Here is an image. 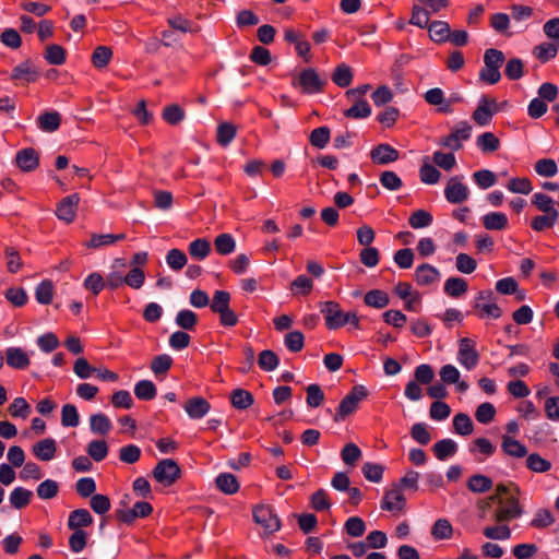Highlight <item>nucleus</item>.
<instances>
[{
  "label": "nucleus",
  "mask_w": 559,
  "mask_h": 559,
  "mask_svg": "<svg viewBox=\"0 0 559 559\" xmlns=\"http://www.w3.org/2000/svg\"><path fill=\"white\" fill-rule=\"evenodd\" d=\"M278 356L271 349L262 350L258 358V364L261 369L272 371L278 366Z\"/></svg>",
  "instance_id": "nucleus-60"
},
{
  "label": "nucleus",
  "mask_w": 559,
  "mask_h": 559,
  "mask_svg": "<svg viewBox=\"0 0 559 559\" xmlns=\"http://www.w3.org/2000/svg\"><path fill=\"white\" fill-rule=\"evenodd\" d=\"M330 129L328 127H320L311 131L309 141L312 146L323 148L330 141Z\"/></svg>",
  "instance_id": "nucleus-58"
},
{
  "label": "nucleus",
  "mask_w": 559,
  "mask_h": 559,
  "mask_svg": "<svg viewBox=\"0 0 559 559\" xmlns=\"http://www.w3.org/2000/svg\"><path fill=\"white\" fill-rule=\"evenodd\" d=\"M467 289V282L462 277H450L444 283V293L453 298L463 296Z\"/></svg>",
  "instance_id": "nucleus-27"
},
{
  "label": "nucleus",
  "mask_w": 559,
  "mask_h": 559,
  "mask_svg": "<svg viewBox=\"0 0 559 559\" xmlns=\"http://www.w3.org/2000/svg\"><path fill=\"white\" fill-rule=\"evenodd\" d=\"M468 194V188L461 181L459 177H452L449 179L444 189V195L450 203H462L467 200Z\"/></svg>",
  "instance_id": "nucleus-12"
},
{
  "label": "nucleus",
  "mask_w": 559,
  "mask_h": 559,
  "mask_svg": "<svg viewBox=\"0 0 559 559\" xmlns=\"http://www.w3.org/2000/svg\"><path fill=\"white\" fill-rule=\"evenodd\" d=\"M162 117L168 124L176 126L185 119L186 112L179 105L171 104L164 107Z\"/></svg>",
  "instance_id": "nucleus-37"
},
{
  "label": "nucleus",
  "mask_w": 559,
  "mask_h": 559,
  "mask_svg": "<svg viewBox=\"0 0 559 559\" xmlns=\"http://www.w3.org/2000/svg\"><path fill=\"white\" fill-rule=\"evenodd\" d=\"M183 408L191 419L203 418L211 409V404L202 396L190 397Z\"/></svg>",
  "instance_id": "nucleus-16"
},
{
  "label": "nucleus",
  "mask_w": 559,
  "mask_h": 559,
  "mask_svg": "<svg viewBox=\"0 0 559 559\" xmlns=\"http://www.w3.org/2000/svg\"><path fill=\"white\" fill-rule=\"evenodd\" d=\"M214 247L219 254L227 255L234 252L236 248V241L230 234L224 233L219 234L214 239Z\"/></svg>",
  "instance_id": "nucleus-39"
},
{
  "label": "nucleus",
  "mask_w": 559,
  "mask_h": 559,
  "mask_svg": "<svg viewBox=\"0 0 559 559\" xmlns=\"http://www.w3.org/2000/svg\"><path fill=\"white\" fill-rule=\"evenodd\" d=\"M45 59L49 64L60 66L66 61V49L57 44L46 47Z\"/></svg>",
  "instance_id": "nucleus-46"
},
{
  "label": "nucleus",
  "mask_w": 559,
  "mask_h": 559,
  "mask_svg": "<svg viewBox=\"0 0 559 559\" xmlns=\"http://www.w3.org/2000/svg\"><path fill=\"white\" fill-rule=\"evenodd\" d=\"M15 162L23 171H32L38 167L39 156L34 148H24L16 154Z\"/></svg>",
  "instance_id": "nucleus-19"
},
{
  "label": "nucleus",
  "mask_w": 559,
  "mask_h": 559,
  "mask_svg": "<svg viewBox=\"0 0 559 559\" xmlns=\"http://www.w3.org/2000/svg\"><path fill=\"white\" fill-rule=\"evenodd\" d=\"M33 492L23 487H16L10 493V503L15 509H22L29 504Z\"/></svg>",
  "instance_id": "nucleus-40"
},
{
  "label": "nucleus",
  "mask_w": 559,
  "mask_h": 559,
  "mask_svg": "<svg viewBox=\"0 0 559 559\" xmlns=\"http://www.w3.org/2000/svg\"><path fill=\"white\" fill-rule=\"evenodd\" d=\"M5 361L8 366L14 369H26L31 364L27 353L21 347L7 348Z\"/></svg>",
  "instance_id": "nucleus-17"
},
{
  "label": "nucleus",
  "mask_w": 559,
  "mask_h": 559,
  "mask_svg": "<svg viewBox=\"0 0 559 559\" xmlns=\"http://www.w3.org/2000/svg\"><path fill=\"white\" fill-rule=\"evenodd\" d=\"M12 417L27 418L31 414V406L24 397H16L8 408Z\"/></svg>",
  "instance_id": "nucleus-59"
},
{
  "label": "nucleus",
  "mask_w": 559,
  "mask_h": 559,
  "mask_svg": "<svg viewBox=\"0 0 559 559\" xmlns=\"http://www.w3.org/2000/svg\"><path fill=\"white\" fill-rule=\"evenodd\" d=\"M399 151L389 144H379L370 152V158L374 164L386 165L399 159Z\"/></svg>",
  "instance_id": "nucleus-15"
},
{
  "label": "nucleus",
  "mask_w": 559,
  "mask_h": 559,
  "mask_svg": "<svg viewBox=\"0 0 559 559\" xmlns=\"http://www.w3.org/2000/svg\"><path fill=\"white\" fill-rule=\"evenodd\" d=\"M80 202V195L78 193L70 194L63 198L57 205L56 215L59 219L66 223H71L76 216V209Z\"/></svg>",
  "instance_id": "nucleus-13"
},
{
  "label": "nucleus",
  "mask_w": 559,
  "mask_h": 559,
  "mask_svg": "<svg viewBox=\"0 0 559 559\" xmlns=\"http://www.w3.org/2000/svg\"><path fill=\"white\" fill-rule=\"evenodd\" d=\"M367 396L368 390L364 385H354L350 392L341 401L333 418L334 421L344 420L346 417L354 414L357 411L359 403Z\"/></svg>",
  "instance_id": "nucleus-4"
},
{
  "label": "nucleus",
  "mask_w": 559,
  "mask_h": 559,
  "mask_svg": "<svg viewBox=\"0 0 559 559\" xmlns=\"http://www.w3.org/2000/svg\"><path fill=\"white\" fill-rule=\"evenodd\" d=\"M430 13L425 8L414 4L412 9V16L409 23L412 25L418 26L420 28H425L429 23Z\"/></svg>",
  "instance_id": "nucleus-61"
},
{
  "label": "nucleus",
  "mask_w": 559,
  "mask_h": 559,
  "mask_svg": "<svg viewBox=\"0 0 559 559\" xmlns=\"http://www.w3.org/2000/svg\"><path fill=\"white\" fill-rule=\"evenodd\" d=\"M483 225L488 230H502L508 226V217L500 212H491L483 217Z\"/></svg>",
  "instance_id": "nucleus-30"
},
{
  "label": "nucleus",
  "mask_w": 559,
  "mask_h": 559,
  "mask_svg": "<svg viewBox=\"0 0 559 559\" xmlns=\"http://www.w3.org/2000/svg\"><path fill=\"white\" fill-rule=\"evenodd\" d=\"M353 80V72L349 66L345 63L338 64L333 74L332 81L340 87H347L350 85Z\"/></svg>",
  "instance_id": "nucleus-36"
},
{
  "label": "nucleus",
  "mask_w": 559,
  "mask_h": 559,
  "mask_svg": "<svg viewBox=\"0 0 559 559\" xmlns=\"http://www.w3.org/2000/svg\"><path fill=\"white\" fill-rule=\"evenodd\" d=\"M61 424L64 427H76L80 424V416L73 404H64L62 406Z\"/></svg>",
  "instance_id": "nucleus-53"
},
{
  "label": "nucleus",
  "mask_w": 559,
  "mask_h": 559,
  "mask_svg": "<svg viewBox=\"0 0 559 559\" xmlns=\"http://www.w3.org/2000/svg\"><path fill=\"white\" fill-rule=\"evenodd\" d=\"M134 394L139 400L151 401L156 396V386L150 380H141L134 386Z\"/></svg>",
  "instance_id": "nucleus-44"
},
{
  "label": "nucleus",
  "mask_w": 559,
  "mask_h": 559,
  "mask_svg": "<svg viewBox=\"0 0 559 559\" xmlns=\"http://www.w3.org/2000/svg\"><path fill=\"white\" fill-rule=\"evenodd\" d=\"M325 81L321 80L318 72L312 69L308 68L298 76V84L301 86V90L306 94H316L322 92Z\"/></svg>",
  "instance_id": "nucleus-11"
},
{
  "label": "nucleus",
  "mask_w": 559,
  "mask_h": 559,
  "mask_svg": "<svg viewBox=\"0 0 559 559\" xmlns=\"http://www.w3.org/2000/svg\"><path fill=\"white\" fill-rule=\"evenodd\" d=\"M39 128L45 132H55L61 123V116L57 111H46L37 119Z\"/></svg>",
  "instance_id": "nucleus-28"
},
{
  "label": "nucleus",
  "mask_w": 559,
  "mask_h": 559,
  "mask_svg": "<svg viewBox=\"0 0 559 559\" xmlns=\"http://www.w3.org/2000/svg\"><path fill=\"white\" fill-rule=\"evenodd\" d=\"M498 111V104L495 98L484 96L479 99L476 109L473 112V120L480 127L490 123L492 116Z\"/></svg>",
  "instance_id": "nucleus-9"
},
{
  "label": "nucleus",
  "mask_w": 559,
  "mask_h": 559,
  "mask_svg": "<svg viewBox=\"0 0 559 559\" xmlns=\"http://www.w3.org/2000/svg\"><path fill=\"white\" fill-rule=\"evenodd\" d=\"M187 255L179 249H171L166 255V262L174 271H180L187 264Z\"/></svg>",
  "instance_id": "nucleus-64"
},
{
  "label": "nucleus",
  "mask_w": 559,
  "mask_h": 559,
  "mask_svg": "<svg viewBox=\"0 0 559 559\" xmlns=\"http://www.w3.org/2000/svg\"><path fill=\"white\" fill-rule=\"evenodd\" d=\"M501 449L504 454L512 457L522 459L527 455L526 447L507 435L502 436Z\"/></svg>",
  "instance_id": "nucleus-20"
},
{
  "label": "nucleus",
  "mask_w": 559,
  "mask_h": 559,
  "mask_svg": "<svg viewBox=\"0 0 559 559\" xmlns=\"http://www.w3.org/2000/svg\"><path fill=\"white\" fill-rule=\"evenodd\" d=\"M558 211L551 213H545V215L536 216L532 219L531 226L536 231H543L546 228H550L555 225L558 218Z\"/></svg>",
  "instance_id": "nucleus-47"
},
{
  "label": "nucleus",
  "mask_w": 559,
  "mask_h": 559,
  "mask_svg": "<svg viewBox=\"0 0 559 559\" xmlns=\"http://www.w3.org/2000/svg\"><path fill=\"white\" fill-rule=\"evenodd\" d=\"M371 114V107L365 99L355 100V104L344 111V116L352 119L367 118Z\"/></svg>",
  "instance_id": "nucleus-42"
},
{
  "label": "nucleus",
  "mask_w": 559,
  "mask_h": 559,
  "mask_svg": "<svg viewBox=\"0 0 559 559\" xmlns=\"http://www.w3.org/2000/svg\"><path fill=\"white\" fill-rule=\"evenodd\" d=\"M453 527L447 519H439L431 527V536L436 540L449 539L452 537Z\"/></svg>",
  "instance_id": "nucleus-41"
},
{
  "label": "nucleus",
  "mask_w": 559,
  "mask_h": 559,
  "mask_svg": "<svg viewBox=\"0 0 559 559\" xmlns=\"http://www.w3.org/2000/svg\"><path fill=\"white\" fill-rule=\"evenodd\" d=\"M175 322L179 328L191 331L198 323V316L188 309L180 310L176 316Z\"/></svg>",
  "instance_id": "nucleus-51"
},
{
  "label": "nucleus",
  "mask_w": 559,
  "mask_h": 559,
  "mask_svg": "<svg viewBox=\"0 0 559 559\" xmlns=\"http://www.w3.org/2000/svg\"><path fill=\"white\" fill-rule=\"evenodd\" d=\"M454 431L461 436H468L473 432V421L471 417L464 413H459L453 418Z\"/></svg>",
  "instance_id": "nucleus-45"
},
{
  "label": "nucleus",
  "mask_w": 559,
  "mask_h": 559,
  "mask_svg": "<svg viewBox=\"0 0 559 559\" xmlns=\"http://www.w3.org/2000/svg\"><path fill=\"white\" fill-rule=\"evenodd\" d=\"M92 523L93 518L86 509H76L72 511L68 519V527L73 531L81 530V527H87Z\"/></svg>",
  "instance_id": "nucleus-23"
},
{
  "label": "nucleus",
  "mask_w": 559,
  "mask_h": 559,
  "mask_svg": "<svg viewBox=\"0 0 559 559\" xmlns=\"http://www.w3.org/2000/svg\"><path fill=\"white\" fill-rule=\"evenodd\" d=\"M112 58V50L107 46H98L92 55V62L95 68H105Z\"/></svg>",
  "instance_id": "nucleus-48"
},
{
  "label": "nucleus",
  "mask_w": 559,
  "mask_h": 559,
  "mask_svg": "<svg viewBox=\"0 0 559 559\" xmlns=\"http://www.w3.org/2000/svg\"><path fill=\"white\" fill-rule=\"evenodd\" d=\"M405 507V497L400 485H393L382 499L381 508L386 511H402Z\"/></svg>",
  "instance_id": "nucleus-14"
},
{
  "label": "nucleus",
  "mask_w": 559,
  "mask_h": 559,
  "mask_svg": "<svg viewBox=\"0 0 559 559\" xmlns=\"http://www.w3.org/2000/svg\"><path fill=\"white\" fill-rule=\"evenodd\" d=\"M457 360L467 370H472L478 365L479 354L472 338L463 337L459 341Z\"/></svg>",
  "instance_id": "nucleus-7"
},
{
  "label": "nucleus",
  "mask_w": 559,
  "mask_h": 559,
  "mask_svg": "<svg viewBox=\"0 0 559 559\" xmlns=\"http://www.w3.org/2000/svg\"><path fill=\"white\" fill-rule=\"evenodd\" d=\"M231 405L237 409H247L249 408L253 402V395L243 389H236L231 392L230 395Z\"/></svg>",
  "instance_id": "nucleus-31"
},
{
  "label": "nucleus",
  "mask_w": 559,
  "mask_h": 559,
  "mask_svg": "<svg viewBox=\"0 0 559 559\" xmlns=\"http://www.w3.org/2000/svg\"><path fill=\"white\" fill-rule=\"evenodd\" d=\"M253 519L266 533H274L280 530L281 522L276 513L269 506H259L253 510Z\"/></svg>",
  "instance_id": "nucleus-8"
},
{
  "label": "nucleus",
  "mask_w": 559,
  "mask_h": 559,
  "mask_svg": "<svg viewBox=\"0 0 559 559\" xmlns=\"http://www.w3.org/2000/svg\"><path fill=\"white\" fill-rule=\"evenodd\" d=\"M237 128L229 122H223L217 127L216 140L219 145L227 146L236 136Z\"/></svg>",
  "instance_id": "nucleus-43"
},
{
  "label": "nucleus",
  "mask_w": 559,
  "mask_h": 559,
  "mask_svg": "<svg viewBox=\"0 0 559 559\" xmlns=\"http://www.w3.org/2000/svg\"><path fill=\"white\" fill-rule=\"evenodd\" d=\"M285 346L293 353H298L304 348L305 336L300 331L288 332L284 337Z\"/></svg>",
  "instance_id": "nucleus-62"
},
{
  "label": "nucleus",
  "mask_w": 559,
  "mask_h": 559,
  "mask_svg": "<svg viewBox=\"0 0 559 559\" xmlns=\"http://www.w3.org/2000/svg\"><path fill=\"white\" fill-rule=\"evenodd\" d=\"M180 467L173 459H165L153 469V477L164 486H171L180 477Z\"/></svg>",
  "instance_id": "nucleus-5"
},
{
  "label": "nucleus",
  "mask_w": 559,
  "mask_h": 559,
  "mask_svg": "<svg viewBox=\"0 0 559 559\" xmlns=\"http://www.w3.org/2000/svg\"><path fill=\"white\" fill-rule=\"evenodd\" d=\"M478 147L485 152H495L500 147V140L492 132H485L477 138Z\"/></svg>",
  "instance_id": "nucleus-52"
},
{
  "label": "nucleus",
  "mask_w": 559,
  "mask_h": 559,
  "mask_svg": "<svg viewBox=\"0 0 559 559\" xmlns=\"http://www.w3.org/2000/svg\"><path fill=\"white\" fill-rule=\"evenodd\" d=\"M440 276L439 271L427 263L419 265L415 271V281L418 285H430L438 281Z\"/></svg>",
  "instance_id": "nucleus-21"
},
{
  "label": "nucleus",
  "mask_w": 559,
  "mask_h": 559,
  "mask_svg": "<svg viewBox=\"0 0 559 559\" xmlns=\"http://www.w3.org/2000/svg\"><path fill=\"white\" fill-rule=\"evenodd\" d=\"M38 76V72L29 60H25L12 70V80H25L26 82H34Z\"/></svg>",
  "instance_id": "nucleus-24"
},
{
  "label": "nucleus",
  "mask_w": 559,
  "mask_h": 559,
  "mask_svg": "<svg viewBox=\"0 0 559 559\" xmlns=\"http://www.w3.org/2000/svg\"><path fill=\"white\" fill-rule=\"evenodd\" d=\"M504 55L501 50L489 48L484 55V67L479 71V79L490 85L498 83L501 79L500 67L504 62Z\"/></svg>",
  "instance_id": "nucleus-2"
},
{
  "label": "nucleus",
  "mask_w": 559,
  "mask_h": 559,
  "mask_svg": "<svg viewBox=\"0 0 559 559\" xmlns=\"http://www.w3.org/2000/svg\"><path fill=\"white\" fill-rule=\"evenodd\" d=\"M364 301L369 307L382 309L389 305L390 298L385 292L380 289H372L365 295Z\"/></svg>",
  "instance_id": "nucleus-34"
},
{
  "label": "nucleus",
  "mask_w": 559,
  "mask_h": 559,
  "mask_svg": "<svg viewBox=\"0 0 559 559\" xmlns=\"http://www.w3.org/2000/svg\"><path fill=\"white\" fill-rule=\"evenodd\" d=\"M32 451L38 460L50 461L56 455L57 443L52 438H46L36 442L33 445Z\"/></svg>",
  "instance_id": "nucleus-18"
},
{
  "label": "nucleus",
  "mask_w": 559,
  "mask_h": 559,
  "mask_svg": "<svg viewBox=\"0 0 559 559\" xmlns=\"http://www.w3.org/2000/svg\"><path fill=\"white\" fill-rule=\"evenodd\" d=\"M53 284L50 280H44L35 289V298L41 305H49L53 297Z\"/></svg>",
  "instance_id": "nucleus-38"
},
{
  "label": "nucleus",
  "mask_w": 559,
  "mask_h": 559,
  "mask_svg": "<svg viewBox=\"0 0 559 559\" xmlns=\"http://www.w3.org/2000/svg\"><path fill=\"white\" fill-rule=\"evenodd\" d=\"M431 223L432 215L425 210H417L408 217V224L415 229L428 227Z\"/></svg>",
  "instance_id": "nucleus-55"
},
{
  "label": "nucleus",
  "mask_w": 559,
  "mask_h": 559,
  "mask_svg": "<svg viewBox=\"0 0 559 559\" xmlns=\"http://www.w3.org/2000/svg\"><path fill=\"white\" fill-rule=\"evenodd\" d=\"M559 45L554 43H543L537 45L533 49V55L542 62L545 63L554 58L558 53Z\"/></svg>",
  "instance_id": "nucleus-33"
},
{
  "label": "nucleus",
  "mask_w": 559,
  "mask_h": 559,
  "mask_svg": "<svg viewBox=\"0 0 559 559\" xmlns=\"http://www.w3.org/2000/svg\"><path fill=\"white\" fill-rule=\"evenodd\" d=\"M467 487L473 492H486L492 487V480L485 475L476 474L468 479Z\"/></svg>",
  "instance_id": "nucleus-49"
},
{
  "label": "nucleus",
  "mask_w": 559,
  "mask_h": 559,
  "mask_svg": "<svg viewBox=\"0 0 559 559\" xmlns=\"http://www.w3.org/2000/svg\"><path fill=\"white\" fill-rule=\"evenodd\" d=\"M433 452L438 460L444 461L455 454L457 444L452 439H442L435 443Z\"/></svg>",
  "instance_id": "nucleus-35"
},
{
  "label": "nucleus",
  "mask_w": 559,
  "mask_h": 559,
  "mask_svg": "<svg viewBox=\"0 0 559 559\" xmlns=\"http://www.w3.org/2000/svg\"><path fill=\"white\" fill-rule=\"evenodd\" d=\"M83 286L86 290L92 292L94 296H97L106 286V281L104 277L97 273H91L83 283Z\"/></svg>",
  "instance_id": "nucleus-57"
},
{
  "label": "nucleus",
  "mask_w": 559,
  "mask_h": 559,
  "mask_svg": "<svg viewBox=\"0 0 559 559\" xmlns=\"http://www.w3.org/2000/svg\"><path fill=\"white\" fill-rule=\"evenodd\" d=\"M173 366V358L162 354L153 358L151 369L155 376L166 374Z\"/></svg>",
  "instance_id": "nucleus-56"
},
{
  "label": "nucleus",
  "mask_w": 559,
  "mask_h": 559,
  "mask_svg": "<svg viewBox=\"0 0 559 559\" xmlns=\"http://www.w3.org/2000/svg\"><path fill=\"white\" fill-rule=\"evenodd\" d=\"M526 467L535 473H545L551 468V463L543 459L538 453L526 455Z\"/></svg>",
  "instance_id": "nucleus-50"
},
{
  "label": "nucleus",
  "mask_w": 559,
  "mask_h": 559,
  "mask_svg": "<svg viewBox=\"0 0 559 559\" xmlns=\"http://www.w3.org/2000/svg\"><path fill=\"white\" fill-rule=\"evenodd\" d=\"M230 294L226 290H216L213 295L210 308L219 316V322L224 326H235L238 323V317L230 309Z\"/></svg>",
  "instance_id": "nucleus-3"
},
{
  "label": "nucleus",
  "mask_w": 559,
  "mask_h": 559,
  "mask_svg": "<svg viewBox=\"0 0 559 559\" xmlns=\"http://www.w3.org/2000/svg\"><path fill=\"white\" fill-rule=\"evenodd\" d=\"M341 457L346 465L355 466L361 457V450L355 443H347L341 452Z\"/></svg>",
  "instance_id": "nucleus-63"
},
{
  "label": "nucleus",
  "mask_w": 559,
  "mask_h": 559,
  "mask_svg": "<svg viewBox=\"0 0 559 559\" xmlns=\"http://www.w3.org/2000/svg\"><path fill=\"white\" fill-rule=\"evenodd\" d=\"M424 98L429 105L439 106L438 110L440 112L449 114L452 111L450 103L445 100L444 94L439 87L428 90L425 93Z\"/></svg>",
  "instance_id": "nucleus-22"
},
{
  "label": "nucleus",
  "mask_w": 559,
  "mask_h": 559,
  "mask_svg": "<svg viewBox=\"0 0 559 559\" xmlns=\"http://www.w3.org/2000/svg\"><path fill=\"white\" fill-rule=\"evenodd\" d=\"M321 312L329 330H337L347 323L359 328V318L355 312H344L340 304L335 301H324L321 304Z\"/></svg>",
  "instance_id": "nucleus-1"
},
{
  "label": "nucleus",
  "mask_w": 559,
  "mask_h": 559,
  "mask_svg": "<svg viewBox=\"0 0 559 559\" xmlns=\"http://www.w3.org/2000/svg\"><path fill=\"white\" fill-rule=\"evenodd\" d=\"M429 36L436 43H443L451 36L450 25L443 21H433L428 26Z\"/></svg>",
  "instance_id": "nucleus-26"
},
{
  "label": "nucleus",
  "mask_w": 559,
  "mask_h": 559,
  "mask_svg": "<svg viewBox=\"0 0 559 559\" xmlns=\"http://www.w3.org/2000/svg\"><path fill=\"white\" fill-rule=\"evenodd\" d=\"M215 483H216L218 489L226 495L236 493L239 489V484H238L237 478L230 473L219 474L216 477Z\"/></svg>",
  "instance_id": "nucleus-32"
},
{
  "label": "nucleus",
  "mask_w": 559,
  "mask_h": 559,
  "mask_svg": "<svg viewBox=\"0 0 559 559\" xmlns=\"http://www.w3.org/2000/svg\"><path fill=\"white\" fill-rule=\"evenodd\" d=\"M188 251L193 259L202 261L210 254L211 243L205 238H198L190 242Z\"/></svg>",
  "instance_id": "nucleus-29"
},
{
  "label": "nucleus",
  "mask_w": 559,
  "mask_h": 559,
  "mask_svg": "<svg viewBox=\"0 0 559 559\" xmlns=\"http://www.w3.org/2000/svg\"><path fill=\"white\" fill-rule=\"evenodd\" d=\"M474 307L480 311V317L487 316L498 319L502 314L500 307L493 301V293L491 290L479 292Z\"/></svg>",
  "instance_id": "nucleus-10"
},
{
  "label": "nucleus",
  "mask_w": 559,
  "mask_h": 559,
  "mask_svg": "<svg viewBox=\"0 0 559 559\" xmlns=\"http://www.w3.org/2000/svg\"><path fill=\"white\" fill-rule=\"evenodd\" d=\"M523 513L519 502V497L511 493L506 499H499V507L496 509L493 518L497 523L508 522L512 519L521 516Z\"/></svg>",
  "instance_id": "nucleus-6"
},
{
  "label": "nucleus",
  "mask_w": 559,
  "mask_h": 559,
  "mask_svg": "<svg viewBox=\"0 0 559 559\" xmlns=\"http://www.w3.org/2000/svg\"><path fill=\"white\" fill-rule=\"evenodd\" d=\"M112 428L110 419L103 413L93 414L90 417V429L93 433L106 436Z\"/></svg>",
  "instance_id": "nucleus-25"
},
{
  "label": "nucleus",
  "mask_w": 559,
  "mask_h": 559,
  "mask_svg": "<svg viewBox=\"0 0 559 559\" xmlns=\"http://www.w3.org/2000/svg\"><path fill=\"white\" fill-rule=\"evenodd\" d=\"M87 454L95 461H103L108 454V447L104 440H93L87 445Z\"/></svg>",
  "instance_id": "nucleus-54"
}]
</instances>
